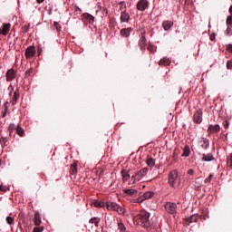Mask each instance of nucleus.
Wrapping results in <instances>:
<instances>
[{
    "instance_id": "e433bc0d",
    "label": "nucleus",
    "mask_w": 232,
    "mask_h": 232,
    "mask_svg": "<svg viewBox=\"0 0 232 232\" xmlns=\"http://www.w3.org/2000/svg\"><path fill=\"white\" fill-rule=\"evenodd\" d=\"M227 165L228 168H232V153L227 159Z\"/></svg>"
},
{
    "instance_id": "cd10ccee",
    "label": "nucleus",
    "mask_w": 232,
    "mask_h": 232,
    "mask_svg": "<svg viewBox=\"0 0 232 232\" xmlns=\"http://www.w3.org/2000/svg\"><path fill=\"white\" fill-rule=\"evenodd\" d=\"M17 101H19V92L15 91L14 92V96H13V99H12V102H11L13 106L16 104Z\"/></svg>"
},
{
    "instance_id": "de8ad7c7",
    "label": "nucleus",
    "mask_w": 232,
    "mask_h": 232,
    "mask_svg": "<svg viewBox=\"0 0 232 232\" xmlns=\"http://www.w3.org/2000/svg\"><path fill=\"white\" fill-rule=\"evenodd\" d=\"M4 106H5V110L2 114L3 119H5V117H6V112L8 111V106H6V103H5Z\"/></svg>"
},
{
    "instance_id": "49530a36",
    "label": "nucleus",
    "mask_w": 232,
    "mask_h": 232,
    "mask_svg": "<svg viewBox=\"0 0 232 232\" xmlns=\"http://www.w3.org/2000/svg\"><path fill=\"white\" fill-rule=\"evenodd\" d=\"M43 231H44V227H36L33 230V232H43Z\"/></svg>"
},
{
    "instance_id": "f3484780",
    "label": "nucleus",
    "mask_w": 232,
    "mask_h": 232,
    "mask_svg": "<svg viewBox=\"0 0 232 232\" xmlns=\"http://www.w3.org/2000/svg\"><path fill=\"white\" fill-rule=\"evenodd\" d=\"M172 26H173V22H171L169 20H165L162 23V28L166 32H168V30H170Z\"/></svg>"
},
{
    "instance_id": "4c0bfd02",
    "label": "nucleus",
    "mask_w": 232,
    "mask_h": 232,
    "mask_svg": "<svg viewBox=\"0 0 232 232\" xmlns=\"http://www.w3.org/2000/svg\"><path fill=\"white\" fill-rule=\"evenodd\" d=\"M213 177H214L213 174H209V176L204 180L205 184H210L211 180H213Z\"/></svg>"
},
{
    "instance_id": "ea45409f",
    "label": "nucleus",
    "mask_w": 232,
    "mask_h": 232,
    "mask_svg": "<svg viewBox=\"0 0 232 232\" xmlns=\"http://www.w3.org/2000/svg\"><path fill=\"white\" fill-rule=\"evenodd\" d=\"M134 202H135L136 204H142V202H144V198H143V196H140V197L137 198L136 199H134Z\"/></svg>"
},
{
    "instance_id": "0e129e2a",
    "label": "nucleus",
    "mask_w": 232,
    "mask_h": 232,
    "mask_svg": "<svg viewBox=\"0 0 232 232\" xmlns=\"http://www.w3.org/2000/svg\"><path fill=\"white\" fill-rule=\"evenodd\" d=\"M106 11V8H103V12Z\"/></svg>"
},
{
    "instance_id": "1a4fd4ad",
    "label": "nucleus",
    "mask_w": 232,
    "mask_h": 232,
    "mask_svg": "<svg viewBox=\"0 0 232 232\" xmlns=\"http://www.w3.org/2000/svg\"><path fill=\"white\" fill-rule=\"evenodd\" d=\"M218 131H220V125L218 124H210L208 128V135H215V133H218Z\"/></svg>"
},
{
    "instance_id": "79ce46f5",
    "label": "nucleus",
    "mask_w": 232,
    "mask_h": 232,
    "mask_svg": "<svg viewBox=\"0 0 232 232\" xmlns=\"http://www.w3.org/2000/svg\"><path fill=\"white\" fill-rule=\"evenodd\" d=\"M53 26H54V28H55L58 32H61V29L63 28V27L61 26V24H59V23H57V22H54V23H53Z\"/></svg>"
},
{
    "instance_id": "4be33fe9",
    "label": "nucleus",
    "mask_w": 232,
    "mask_h": 232,
    "mask_svg": "<svg viewBox=\"0 0 232 232\" xmlns=\"http://www.w3.org/2000/svg\"><path fill=\"white\" fill-rule=\"evenodd\" d=\"M159 64L160 66H169V64H171V61L169 60V58H162L161 60H160Z\"/></svg>"
},
{
    "instance_id": "9b49d317",
    "label": "nucleus",
    "mask_w": 232,
    "mask_h": 232,
    "mask_svg": "<svg viewBox=\"0 0 232 232\" xmlns=\"http://www.w3.org/2000/svg\"><path fill=\"white\" fill-rule=\"evenodd\" d=\"M5 77H6V81L8 82H12L13 80L15 79V71L11 69V70H8L6 74H5Z\"/></svg>"
},
{
    "instance_id": "a211bd4d",
    "label": "nucleus",
    "mask_w": 232,
    "mask_h": 232,
    "mask_svg": "<svg viewBox=\"0 0 232 232\" xmlns=\"http://www.w3.org/2000/svg\"><path fill=\"white\" fill-rule=\"evenodd\" d=\"M201 160L204 162H211V160H215V157L211 153L203 154Z\"/></svg>"
},
{
    "instance_id": "7c9ffc66",
    "label": "nucleus",
    "mask_w": 232,
    "mask_h": 232,
    "mask_svg": "<svg viewBox=\"0 0 232 232\" xmlns=\"http://www.w3.org/2000/svg\"><path fill=\"white\" fill-rule=\"evenodd\" d=\"M92 206H94V208H104V201L94 200Z\"/></svg>"
},
{
    "instance_id": "c756f323",
    "label": "nucleus",
    "mask_w": 232,
    "mask_h": 232,
    "mask_svg": "<svg viewBox=\"0 0 232 232\" xmlns=\"http://www.w3.org/2000/svg\"><path fill=\"white\" fill-rule=\"evenodd\" d=\"M77 163H73L71 165V168H70V173L71 175H77Z\"/></svg>"
},
{
    "instance_id": "a18cd8bd",
    "label": "nucleus",
    "mask_w": 232,
    "mask_h": 232,
    "mask_svg": "<svg viewBox=\"0 0 232 232\" xmlns=\"http://www.w3.org/2000/svg\"><path fill=\"white\" fill-rule=\"evenodd\" d=\"M118 227L120 231H122V232L126 231V227L122 223H119Z\"/></svg>"
},
{
    "instance_id": "dca6fc26",
    "label": "nucleus",
    "mask_w": 232,
    "mask_h": 232,
    "mask_svg": "<svg viewBox=\"0 0 232 232\" xmlns=\"http://www.w3.org/2000/svg\"><path fill=\"white\" fill-rule=\"evenodd\" d=\"M199 144L203 150H208V148H209V140L207 138H201Z\"/></svg>"
},
{
    "instance_id": "58836bf2",
    "label": "nucleus",
    "mask_w": 232,
    "mask_h": 232,
    "mask_svg": "<svg viewBox=\"0 0 232 232\" xmlns=\"http://www.w3.org/2000/svg\"><path fill=\"white\" fill-rule=\"evenodd\" d=\"M147 50H149L150 53H155V52H157V48L153 45H148Z\"/></svg>"
},
{
    "instance_id": "473e14b6",
    "label": "nucleus",
    "mask_w": 232,
    "mask_h": 232,
    "mask_svg": "<svg viewBox=\"0 0 232 232\" xmlns=\"http://www.w3.org/2000/svg\"><path fill=\"white\" fill-rule=\"evenodd\" d=\"M179 153H180V150L179 149L174 150L173 156H172L173 160H177V159H179Z\"/></svg>"
},
{
    "instance_id": "aec40b11",
    "label": "nucleus",
    "mask_w": 232,
    "mask_h": 232,
    "mask_svg": "<svg viewBox=\"0 0 232 232\" xmlns=\"http://www.w3.org/2000/svg\"><path fill=\"white\" fill-rule=\"evenodd\" d=\"M123 193L125 195H128L129 197H135L138 193L137 189H133V188H128V189H124Z\"/></svg>"
},
{
    "instance_id": "37998d69",
    "label": "nucleus",
    "mask_w": 232,
    "mask_h": 232,
    "mask_svg": "<svg viewBox=\"0 0 232 232\" xmlns=\"http://www.w3.org/2000/svg\"><path fill=\"white\" fill-rule=\"evenodd\" d=\"M32 72H34V69L33 68H30L28 69L25 73H24V77L27 78V77H30V75H32Z\"/></svg>"
},
{
    "instance_id": "6e6552de",
    "label": "nucleus",
    "mask_w": 232,
    "mask_h": 232,
    "mask_svg": "<svg viewBox=\"0 0 232 232\" xmlns=\"http://www.w3.org/2000/svg\"><path fill=\"white\" fill-rule=\"evenodd\" d=\"M193 121L196 124H202V110H198L193 115Z\"/></svg>"
},
{
    "instance_id": "680f3d73",
    "label": "nucleus",
    "mask_w": 232,
    "mask_h": 232,
    "mask_svg": "<svg viewBox=\"0 0 232 232\" xmlns=\"http://www.w3.org/2000/svg\"><path fill=\"white\" fill-rule=\"evenodd\" d=\"M37 3H39V5H41V3H44V0H36Z\"/></svg>"
},
{
    "instance_id": "9d476101",
    "label": "nucleus",
    "mask_w": 232,
    "mask_h": 232,
    "mask_svg": "<svg viewBox=\"0 0 232 232\" xmlns=\"http://www.w3.org/2000/svg\"><path fill=\"white\" fill-rule=\"evenodd\" d=\"M11 26L12 25L10 24H3L2 29L0 28V35L1 34L2 35H7L8 32H10Z\"/></svg>"
},
{
    "instance_id": "393cba45",
    "label": "nucleus",
    "mask_w": 232,
    "mask_h": 232,
    "mask_svg": "<svg viewBox=\"0 0 232 232\" xmlns=\"http://www.w3.org/2000/svg\"><path fill=\"white\" fill-rule=\"evenodd\" d=\"M189 153H191L189 145H186L183 149V153H182L181 157H189Z\"/></svg>"
},
{
    "instance_id": "f03ea898",
    "label": "nucleus",
    "mask_w": 232,
    "mask_h": 232,
    "mask_svg": "<svg viewBox=\"0 0 232 232\" xmlns=\"http://www.w3.org/2000/svg\"><path fill=\"white\" fill-rule=\"evenodd\" d=\"M169 184L174 189H177L180 186V179H179V172L177 170H171L169 174Z\"/></svg>"
},
{
    "instance_id": "c9c22d12",
    "label": "nucleus",
    "mask_w": 232,
    "mask_h": 232,
    "mask_svg": "<svg viewBox=\"0 0 232 232\" xmlns=\"http://www.w3.org/2000/svg\"><path fill=\"white\" fill-rule=\"evenodd\" d=\"M14 130H15V124L11 123V124L8 126V131H9V134H10V135H12V133H14Z\"/></svg>"
},
{
    "instance_id": "8fccbe9b",
    "label": "nucleus",
    "mask_w": 232,
    "mask_h": 232,
    "mask_svg": "<svg viewBox=\"0 0 232 232\" xmlns=\"http://www.w3.org/2000/svg\"><path fill=\"white\" fill-rule=\"evenodd\" d=\"M223 126H224V128H226V130H227V128H229V121H225L223 122Z\"/></svg>"
},
{
    "instance_id": "c85d7f7f",
    "label": "nucleus",
    "mask_w": 232,
    "mask_h": 232,
    "mask_svg": "<svg viewBox=\"0 0 232 232\" xmlns=\"http://www.w3.org/2000/svg\"><path fill=\"white\" fill-rule=\"evenodd\" d=\"M15 132L19 137H24V130L21 128L20 125H18L15 129Z\"/></svg>"
},
{
    "instance_id": "423d86ee",
    "label": "nucleus",
    "mask_w": 232,
    "mask_h": 232,
    "mask_svg": "<svg viewBox=\"0 0 232 232\" xmlns=\"http://www.w3.org/2000/svg\"><path fill=\"white\" fill-rule=\"evenodd\" d=\"M36 53H37V51H35V46L30 45L25 50V58L27 60L34 59V57H35Z\"/></svg>"
},
{
    "instance_id": "6e6d98bb",
    "label": "nucleus",
    "mask_w": 232,
    "mask_h": 232,
    "mask_svg": "<svg viewBox=\"0 0 232 232\" xmlns=\"http://www.w3.org/2000/svg\"><path fill=\"white\" fill-rule=\"evenodd\" d=\"M230 15L227 16V17H232V5L229 7V10H228Z\"/></svg>"
},
{
    "instance_id": "a19ab883",
    "label": "nucleus",
    "mask_w": 232,
    "mask_h": 232,
    "mask_svg": "<svg viewBox=\"0 0 232 232\" xmlns=\"http://www.w3.org/2000/svg\"><path fill=\"white\" fill-rule=\"evenodd\" d=\"M120 10H126V2L121 1L119 3Z\"/></svg>"
},
{
    "instance_id": "a878e982",
    "label": "nucleus",
    "mask_w": 232,
    "mask_h": 232,
    "mask_svg": "<svg viewBox=\"0 0 232 232\" xmlns=\"http://www.w3.org/2000/svg\"><path fill=\"white\" fill-rule=\"evenodd\" d=\"M90 224H94L95 227H99V223L101 222V218H92L89 220Z\"/></svg>"
},
{
    "instance_id": "5701e85b",
    "label": "nucleus",
    "mask_w": 232,
    "mask_h": 232,
    "mask_svg": "<svg viewBox=\"0 0 232 232\" xmlns=\"http://www.w3.org/2000/svg\"><path fill=\"white\" fill-rule=\"evenodd\" d=\"M197 220H198V214H194L186 219L188 224H193V222H197Z\"/></svg>"
},
{
    "instance_id": "f8f14e48",
    "label": "nucleus",
    "mask_w": 232,
    "mask_h": 232,
    "mask_svg": "<svg viewBox=\"0 0 232 232\" xmlns=\"http://www.w3.org/2000/svg\"><path fill=\"white\" fill-rule=\"evenodd\" d=\"M121 22L130 23V14L126 10L121 13Z\"/></svg>"
},
{
    "instance_id": "13d9d810",
    "label": "nucleus",
    "mask_w": 232,
    "mask_h": 232,
    "mask_svg": "<svg viewBox=\"0 0 232 232\" xmlns=\"http://www.w3.org/2000/svg\"><path fill=\"white\" fill-rule=\"evenodd\" d=\"M188 175H193L194 171H193V169H190L188 170Z\"/></svg>"
},
{
    "instance_id": "c03bdc74",
    "label": "nucleus",
    "mask_w": 232,
    "mask_h": 232,
    "mask_svg": "<svg viewBox=\"0 0 232 232\" xmlns=\"http://www.w3.org/2000/svg\"><path fill=\"white\" fill-rule=\"evenodd\" d=\"M7 189H9L8 187L5 185H0V191H2L3 193H6Z\"/></svg>"
},
{
    "instance_id": "39448f33",
    "label": "nucleus",
    "mask_w": 232,
    "mask_h": 232,
    "mask_svg": "<svg viewBox=\"0 0 232 232\" xmlns=\"http://www.w3.org/2000/svg\"><path fill=\"white\" fill-rule=\"evenodd\" d=\"M136 8L139 12H146L150 8V1L148 0H139L136 4Z\"/></svg>"
},
{
    "instance_id": "bf43d9fd",
    "label": "nucleus",
    "mask_w": 232,
    "mask_h": 232,
    "mask_svg": "<svg viewBox=\"0 0 232 232\" xmlns=\"http://www.w3.org/2000/svg\"><path fill=\"white\" fill-rule=\"evenodd\" d=\"M75 12H82L79 6H75Z\"/></svg>"
},
{
    "instance_id": "052dcab7",
    "label": "nucleus",
    "mask_w": 232,
    "mask_h": 232,
    "mask_svg": "<svg viewBox=\"0 0 232 232\" xmlns=\"http://www.w3.org/2000/svg\"><path fill=\"white\" fill-rule=\"evenodd\" d=\"M41 179H46V175H44V173H41Z\"/></svg>"
},
{
    "instance_id": "72a5a7b5",
    "label": "nucleus",
    "mask_w": 232,
    "mask_h": 232,
    "mask_svg": "<svg viewBox=\"0 0 232 232\" xmlns=\"http://www.w3.org/2000/svg\"><path fill=\"white\" fill-rule=\"evenodd\" d=\"M7 143H8V138L7 137H1L0 138L1 146H6Z\"/></svg>"
},
{
    "instance_id": "b1692460",
    "label": "nucleus",
    "mask_w": 232,
    "mask_h": 232,
    "mask_svg": "<svg viewBox=\"0 0 232 232\" xmlns=\"http://www.w3.org/2000/svg\"><path fill=\"white\" fill-rule=\"evenodd\" d=\"M146 164L149 168H153L155 166V160L150 156L147 157Z\"/></svg>"
},
{
    "instance_id": "0eeeda50",
    "label": "nucleus",
    "mask_w": 232,
    "mask_h": 232,
    "mask_svg": "<svg viewBox=\"0 0 232 232\" xmlns=\"http://www.w3.org/2000/svg\"><path fill=\"white\" fill-rule=\"evenodd\" d=\"M165 209L167 213H169V215H175L177 214V204L171 203V202H167L165 204Z\"/></svg>"
},
{
    "instance_id": "f257e3e1",
    "label": "nucleus",
    "mask_w": 232,
    "mask_h": 232,
    "mask_svg": "<svg viewBox=\"0 0 232 232\" xmlns=\"http://www.w3.org/2000/svg\"><path fill=\"white\" fill-rule=\"evenodd\" d=\"M150 213L146 210H141L138 215L139 224H140L142 227H145V228L150 227Z\"/></svg>"
},
{
    "instance_id": "4468645a",
    "label": "nucleus",
    "mask_w": 232,
    "mask_h": 232,
    "mask_svg": "<svg viewBox=\"0 0 232 232\" xmlns=\"http://www.w3.org/2000/svg\"><path fill=\"white\" fill-rule=\"evenodd\" d=\"M227 35H232V16L227 18Z\"/></svg>"
},
{
    "instance_id": "5fc2aeb1",
    "label": "nucleus",
    "mask_w": 232,
    "mask_h": 232,
    "mask_svg": "<svg viewBox=\"0 0 232 232\" xmlns=\"http://www.w3.org/2000/svg\"><path fill=\"white\" fill-rule=\"evenodd\" d=\"M38 54L41 55V53H43V48H41V46L38 47L37 49Z\"/></svg>"
},
{
    "instance_id": "6ab92c4d",
    "label": "nucleus",
    "mask_w": 232,
    "mask_h": 232,
    "mask_svg": "<svg viewBox=\"0 0 232 232\" xmlns=\"http://www.w3.org/2000/svg\"><path fill=\"white\" fill-rule=\"evenodd\" d=\"M121 174L123 182L130 180V171L126 170V169H122L121 171Z\"/></svg>"
},
{
    "instance_id": "603ef678",
    "label": "nucleus",
    "mask_w": 232,
    "mask_h": 232,
    "mask_svg": "<svg viewBox=\"0 0 232 232\" xmlns=\"http://www.w3.org/2000/svg\"><path fill=\"white\" fill-rule=\"evenodd\" d=\"M216 37H217V34H210L209 39H210V41H215Z\"/></svg>"
},
{
    "instance_id": "ddd939ff",
    "label": "nucleus",
    "mask_w": 232,
    "mask_h": 232,
    "mask_svg": "<svg viewBox=\"0 0 232 232\" xmlns=\"http://www.w3.org/2000/svg\"><path fill=\"white\" fill-rule=\"evenodd\" d=\"M82 17L85 20V23L92 24L95 22V17L88 13H84Z\"/></svg>"
},
{
    "instance_id": "e2e57ef3",
    "label": "nucleus",
    "mask_w": 232,
    "mask_h": 232,
    "mask_svg": "<svg viewBox=\"0 0 232 232\" xmlns=\"http://www.w3.org/2000/svg\"><path fill=\"white\" fill-rule=\"evenodd\" d=\"M28 30H29V27L25 26L24 29V32H28Z\"/></svg>"
},
{
    "instance_id": "2f4dec72",
    "label": "nucleus",
    "mask_w": 232,
    "mask_h": 232,
    "mask_svg": "<svg viewBox=\"0 0 232 232\" xmlns=\"http://www.w3.org/2000/svg\"><path fill=\"white\" fill-rule=\"evenodd\" d=\"M144 200H148V198H151L153 197V192L152 191H147L142 195Z\"/></svg>"
},
{
    "instance_id": "864d4df0",
    "label": "nucleus",
    "mask_w": 232,
    "mask_h": 232,
    "mask_svg": "<svg viewBox=\"0 0 232 232\" xmlns=\"http://www.w3.org/2000/svg\"><path fill=\"white\" fill-rule=\"evenodd\" d=\"M97 7H98V10H102V4L101 2H99L97 4Z\"/></svg>"
},
{
    "instance_id": "7ed1b4c3",
    "label": "nucleus",
    "mask_w": 232,
    "mask_h": 232,
    "mask_svg": "<svg viewBox=\"0 0 232 232\" xmlns=\"http://www.w3.org/2000/svg\"><path fill=\"white\" fill-rule=\"evenodd\" d=\"M106 208L108 211H116L119 215H124V208L115 202H107Z\"/></svg>"
},
{
    "instance_id": "2eb2a0df",
    "label": "nucleus",
    "mask_w": 232,
    "mask_h": 232,
    "mask_svg": "<svg viewBox=\"0 0 232 232\" xmlns=\"http://www.w3.org/2000/svg\"><path fill=\"white\" fill-rule=\"evenodd\" d=\"M131 32H133V29L131 27L129 28H123L120 31V34L121 37H128Z\"/></svg>"
},
{
    "instance_id": "f704fd0d",
    "label": "nucleus",
    "mask_w": 232,
    "mask_h": 232,
    "mask_svg": "<svg viewBox=\"0 0 232 232\" xmlns=\"http://www.w3.org/2000/svg\"><path fill=\"white\" fill-rule=\"evenodd\" d=\"M5 220H6V223L9 224V226H14V218H12V217H7V218H5Z\"/></svg>"
},
{
    "instance_id": "412c9836",
    "label": "nucleus",
    "mask_w": 232,
    "mask_h": 232,
    "mask_svg": "<svg viewBox=\"0 0 232 232\" xmlns=\"http://www.w3.org/2000/svg\"><path fill=\"white\" fill-rule=\"evenodd\" d=\"M139 46L140 50H145L146 48V36L142 35L141 38L139 40Z\"/></svg>"
},
{
    "instance_id": "20e7f679",
    "label": "nucleus",
    "mask_w": 232,
    "mask_h": 232,
    "mask_svg": "<svg viewBox=\"0 0 232 232\" xmlns=\"http://www.w3.org/2000/svg\"><path fill=\"white\" fill-rule=\"evenodd\" d=\"M146 175H148V168H143L131 177V181L135 184V182L140 180V179H142V177H146Z\"/></svg>"
},
{
    "instance_id": "4d7b16f0",
    "label": "nucleus",
    "mask_w": 232,
    "mask_h": 232,
    "mask_svg": "<svg viewBox=\"0 0 232 232\" xmlns=\"http://www.w3.org/2000/svg\"><path fill=\"white\" fill-rule=\"evenodd\" d=\"M224 139H223V140H224V142H227V134H224Z\"/></svg>"
},
{
    "instance_id": "09e8293b",
    "label": "nucleus",
    "mask_w": 232,
    "mask_h": 232,
    "mask_svg": "<svg viewBox=\"0 0 232 232\" xmlns=\"http://www.w3.org/2000/svg\"><path fill=\"white\" fill-rule=\"evenodd\" d=\"M227 70H232V60H228L227 62Z\"/></svg>"
},
{
    "instance_id": "bb28decb",
    "label": "nucleus",
    "mask_w": 232,
    "mask_h": 232,
    "mask_svg": "<svg viewBox=\"0 0 232 232\" xmlns=\"http://www.w3.org/2000/svg\"><path fill=\"white\" fill-rule=\"evenodd\" d=\"M34 225L41 226V216L38 212H35L34 218Z\"/></svg>"
},
{
    "instance_id": "3c124183",
    "label": "nucleus",
    "mask_w": 232,
    "mask_h": 232,
    "mask_svg": "<svg viewBox=\"0 0 232 232\" xmlns=\"http://www.w3.org/2000/svg\"><path fill=\"white\" fill-rule=\"evenodd\" d=\"M227 50L229 52V53H232V44H227Z\"/></svg>"
}]
</instances>
